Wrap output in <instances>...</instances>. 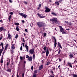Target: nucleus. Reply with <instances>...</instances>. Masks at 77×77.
I'll return each instance as SVG.
<instances>
[{"label":"nucleus","mask_w":77,"mask_h":77,"mask_svg":"<svg viewBox=\"0 0 77 77\" xmlns=\"http://www.w3.org/2000/svg\"><path fill=\"white\" fill-rule=\"evenodd\" d=\"M39 7H41V4H39Z\"/></svg>","instance_id":"6e6d98bb"},{"label":"nucleus","mask_w":77,"mask_h":77,"mask_svg":"<svg viewBox=\"0 0 77 77\" xmlns=\"http://www.w3.org/2000/svg\"><path fill=\"white\" fill-rule=\"evenodd\" d=\"M23 2L25 4H27V2H26V1H24Z\"/></svg>","instance_id":"c03bdc74"},{"label":"nucleus","mask_w":77,"mask_h":77,"mask_svg":"<svg viewBox=\"0 0 77 77\" xmlns=\"http://www.w3.org/2000/svg\"><path fill=\"white\" fill-rule=\"evenodd\" d=\"M48 54H49V52L48 51V49H47L46 53V57H47L48 56Z\"/></svg>","instance_id":"9d476101"},{"label":"nucleus","mask_w":77,"mask_h":77,"mask_svg":"<svg viewBox=\"0 0 77 77\" xmlns=\"http://www.w3.org/2000/svg\"><path fill=\"white\" fill-rule=\"evenodd\" d=\"M50 72L51 73H52V74H53V71H51Z\"/></svg>","instance_id":"603ef678"},{"label":"nucleus","mask_w":77,"mask_h":77,"mask_svg":"<svg viewBox=\"0 0 77 77\" xmlns=\"http://www.w3.org/2000/svg\"><path fill=\"white\" fill-rule=\"evenodd\" d=\"M54 48H55L56 47V45L57 44V43H56V38H54Z\"/></svg>","instance_id":"423d86ee"},{"label":"nucleus","mask_w":77,"mask_h":77,"mask_svg":"<svg viewBox=\"0 0 77 77\" xmlns=\"http://www.w3.org/2000/svg\"><path fill=\"white\" fill-rule=\"evenodd\" d=\"M16 30H17V31H19V28H18V27H16Z\"/></svg>","instance_id":"473e14b6"},{"label":"nucleus","mask_w":77,"mask_h":77,"mask_svg":"<svg viewBox=\"0 0 77 77\" xmlns=\"http://www.w3.org/2000/svg\"><path fill=\"white\" fill-rule=\"evenodd\" d=\"M19 15L21 17H23L25 18H26L27 17V15L25 14L22 13H19Z\"/></svg>","instance_id":"f03ea898"},{"label":"nucleus","mask_w":77,"mask_h":77,"mask_svg":"<svg viewBox=\"0 0 77 77\" xmlns=\"http://www.w3.org/2000/svg\"><path fill=\"white\" fill-rule=\"evenodd\" d=\"M3 62V56H2V58H1V63H2Z\"/></svg>","instance_id":"412c9836"},{"label":"nucleus","mask_w":77,"mask_h":77,"mask_svg":"<svg viewBox=\"0 0 77 77\" xmlns=\"http://www.w3.org/2000/svg\"><path fill=\"white\" fill-rule=\"evenodd\" d=\"M11 49L12 50H14L15 49V44H13L11 46Z\"/></svg>","instance_id":"9b49d317"},{"label":"nucleus","mask_w":77,"mask_h":77,"mask_svg":"<svg viewBox=\"0 0 77 77\" xmlns=\"http://www.w3.org/2000/svg\"><path fill=\"white\" fill-rule=\"evenodd\" d=\"M2 38H3V35H2V34H1V37H0V40L2 39Z\"/></svg>","instance_id":"4be33fe9"},{"label":"nucleus","mask_w":77,"mask_h":77,"mask_svg":"<svg viewBox=\"0 0 77 77\" xmlns=\"http://www.w3.org/2000/svg\"><path fill=\"white\" fill-rule=\"evenodd\" d=\"M24 63L25 64L26 63V61H24Z\"/></svg>","instance_id":"680f3d73"},{"label":"nucleus","mask_w":77,"mask_h":77,"mask_svg":"<svg viewBox=\"0 0 77 77\" xmlns=\"http://www.w3.org/2000/svg\"><path fill=\"white\" fill-rule=\"evenodd\" d=\"M6 49H5V50L4 51V53H3V54H4V53H5L6 52Z\"/></svg>","instance_id":"a19ab883"},{"label":"nucleus","mask_w":77,"mask_h":77,"mask_svg":"<svg viewBox=\"0 0 77 77\" xmlns=\"http://www.w3.org/2000/svg\"><path fill=\"white\" fill-rule=\"evenodd\" d=\"M60 0V1H62L63 0Z\"/></svg>","instance_id":"774afa93"},{"label":"nucleus","mask_w":77,"mask_h":77,"mask_svg":"<svg viewBox=\"0 0 77 77\" xmlns=\"http://www.w3.org/2000/svg\"><path fill=\"white\" fill-rule=\"evenodd\" d=\"M36 77V74H34L33 75L32 77Z\"/></svg>","instance_id":"c756f323"},{"label":"nucleus","mask_w":77,"mask_h":77,"mask_svg":"<svg viewBox=\"0 0 77 77\" xmlns=\"http://www.w3.org/2000/svg\"><path fill=\"white\" fill-rule=\"evenodd\" d=\"M17 77H19V76L18 75V74H17Z\"/></svg>","instance_id":"bf43d9fd"},{"label":"nucleus","mask_w":77,"mask_h":77,"mask_svg":"<svg viewBox=\"0 0 77 77\" xmlns=\"http://www.w3.org/2000/svg\"><path fill=\"white\" fill-rule=\"evenodd\" d=\"M49 2H51V0L49 1Z\"/></svg>","instance_id":"e2e57ef3"},{"label":"nucleus","mask_w":77,"mask_h":77,"mask_svg":"<svg viewBox=\"0 0 77 77\" xmlns=\"http://www.w3.org/2000/svg\"><path fill=\"white\" fill-rule=\"evenodd\" d=\"M22 44H23V47H24V43H22Z\"/></svg>","instance_id":"5fc2aeb1"},{"label":"nucleus","mask_w":77,"mask_h":77,"mask_svg":"<svg viewBox=\"0 0 77 77\" xmlns=\"http://www.w3.org/2000/svg\"><path fill=\"white\" fill-rule=\"evenodd\" d=\"M7 66H8V65H9V60H7Z\"/></svg>","instance_id":"6ab92c4d"},{"label":"nucleus","mask_w":77,"mask_h":77,"mask_svg":"<svg viewBox=\"0 0 77 77\" xmlns=\"http://www.w3.org/2000/svg\"><path fill=\"white\" fill-rule=\"evenodd\" d=\"M60 31L61 32H63V28H62V26H60Z\"/></svg>","instance_id":"6e6552de"},{"label":"nucleus","mask_w":77,"mask_h":77,"mask_svg":"<svg viewBox=\"0 0 77 77\" xmlns=\"http://www.w3.org/2000/svg\"><path fill=\"white\" fill-rule=\"evenodd\" d=\"M38 26L39 27H42V25H40L39 24H38Z\"/></svg>","instance_id":"5701e85b"},{"label":"nucleus","mask_w":77,"mask_h":77,"mask_svg":"<svg viewBox=\"0 0 77 77\" xmlns=\"http://www.w3.org/2000/svg\"><path fill=\"white\" fill-rule=\"evenodd\" d=\"M20 59H21V60H23V57H20Z\"/></svg>","instance_id":"864d4df0"},{"label":"nucleus","mask_w":77,"mask_h":77,"mask_svg":"<svg viewBox=\"0 0 77 77\" xmlns=\"http://www.w3.org/2000/svg\"><path fill=\"white\" fill-rule=\"evenodd\" d=\"M29 56L28 55L26 56V59H29Z\"/></svg>","instance_id":"c9c22d12"},{"label":"nucleus","mask_w":77,"mask_h":77,"mask_svg":"<svg viewBox=\"0 0 77 77\" xmlns=\"http://www.w3.org/2000/svg\"><path fill=\"white\" fill-rule=\"evenodd\" d=\"M30 26H31V27H32V25H31V24H30Z\"/></svg>","instance_id":"69168bd1"},{"label":"nucleus","mask_w":77,"mask_h":77,"mask_svg":"<svg viewBox=\"0 0 77 77\" xmlns=\"http://www.w3.org/2000/svg\"><path fill=\"white\" fill-rule=\"evenodd\" d=\"M10 14H11V15H13V12H11L9 13Z\"/></svg>","instance_id":"37998d69"},{"label":"nucleus","mask_w":77,"mask_h":77,"mask_svg":"<svg viewBox=\"0 0 77 77\" xmlns=\"http://www.w3.org/2000/svg\"><path fill=\"white\" fill-rule=\"evenodd\" d=\"M45 52H46V51H43L42 52V53L43 54V53H45Z\"/></svg>","instance_id":"ea45409f"},{"label":"nucleus","mask_w":77,"mask_h":77,"mask_svg":"<svg viewBox=\"0 0 77 77\" xmlns=\"http://www.w3.org/2000/svg\"><path fill=\"white\" fill-rule=\"evenodd\" d=\"M68 65H69V66L71 67V68H72V65H71V63L69 62H68L67 63Z\"/></svg>","instance_id":"ddd939ff"},{"label":"nucleus","mask_w":77,"mask_h":77,"mask_svg":"<svg viewBox=\"0 0 77 77\" xmlns=\"http://www.w3.org/2000/svg\"><path fill=\"white\" fill-rule=\"evenodd\" d=\"M55 4H56V5H57L58 6L59 5V3L57 2H56Z\"/></svg>","instance_id":"bb28decb"},{"label":"nucleus","mask_w":77,"mask_h":77,"mask_svg":"<svg viewBox=\"0 0 77 77\" xmlns=\"http://www.w3.org/2000/svg\"><path fill=\"white\" fill-rule=\"evenodd\" d=\"M24 73H23L22 75V77H24Z\"/></svg>","instance_id":"49530a36"},{"label":"nucleus","mask_w":77,"mask_h":77,"mask_svg":"<svg viewBox=\"0 0 77 77\" xmlns=\"http://www.w3.org/2000/svg\"><path fill=\"white\" fill-rule=\"evenodd\" d=\"M37 15H38V17H40V18H44V17H45V16L42 17V16H41V14H39V13H37Z\"/></svg>","instance_id":"7ed1b4c3"},{"label":"nucleus","mask_w":77,"mask_h":77,"mask_svg":"<svg viewBox=\"0 0 77 77\" xmlns=\"http://www.w3.org/2000/svg\"><path fill=\"white\" fill-rule=\"evenodd\" d=\"M52 22V23H56L57 22V18H54L50 20Z\"/></svg>","instance_id":"f257e3e1"},{"label":"nucleus","mask_w":77,"mask_h":77,"mask_svg":"<svg viewBox=\"0 0 77 77\" xmlns=\"http://www.w3.org/2000/svg\"><path fill=\"white\" fill-rule=\"evenodd\" d=\"M62 34H66V32H65L63 31L62 32Z\"/></svg>","instance_id":"f704fd0d"},{"label":"nucleus","mask_w":77,"mask_h":77,"mask_svg":"<svg viewBox=\"0 0 77 77\" xmlns=\"http://www.w3.org/2000/svg\"><path fill=\"white\" fill-rule=\"evenodd\" d=\"M67 30H69V29H67Z\"/></svg>","instance_id":"338daca9"},{"label":"nucleus","mask_w":77,"mask_h":77,"mask_svg":"<svg viewBox=\"0 0 77 77\" xmlns=\"http://www.w3.org/2000/svg\"><path fill=\"white\" fill-rule=\"evenodd\" d=\"M9 1L10 3H12V0H9Z\"/></svg>","instance_id":"de8ad7c7"},{"label":"nucleus","mask_w":77,"mask_h":77,"mask_svg":"<svg viewBox=\"0 0 77 77\" xmlns=\"http://www.w3.org/2000/svg\"><path fill=\"white\" fill-rule=\"evenodd\" d=\"M0 22L1 23H3V20H0Z\"/></svg>","instance_id":"09e8293b"},{"label":"nucleus","mask_w":77,"mask_h":77,"mask_svg":"<svg viewBox=\"0 0 77 77\" xmlns=\"http://www.w3.org/2000/svg\"><path fill=\"white\" fill-rule=\"evenodd\" d=\"M22 22L23 23H24V20H22Z\"/></svg>","instance_id":"4d7b16f0"},{"label":"nucleus","mask_w":77,"mask_h":77,"mask_svg":"<svg viewBox=\"0 0 77 77\" xmlns=\"http://www.w3.org/2000/svg\"><path fill=\"white\" fill-rule=\"evenodd\" d=\"M50 10L49 8H46V10L45 11V12H50Z\"/></svg>","instance_id":"0eeeda50"},{"label":"nucleus","mask_w":77,"mask_h":77,"mask_svg":"<svg viewBox=\"0 0 77 77\" xmlns=\"http://www.w3.org/2000/svg\"><path fill=\"white\" fill-rule=\"evenodd\" d=\"M43 35H44V36L45 37V36H46V33H45V32H44L43 33Z\"/></svg>","instance_id":"7c9ffc66"},{"label":"nucleus","mask_w":77,"mask_h":77,"mask_svg":"<svg viewBox=\"0 0 77 77\" xmlns=\"http://www.w3.org/2000/svg\"><path fill=\"white\" fill-rule=\"evenodd\" d=\"M51 14H52L54 15H55V16H56V14L54 12H52L51 13Z\"/></svg>","instance_id":"c85d7f7f"},{"label":"nucleus","mask_w":77,"mask_h":77,"mask_svg":"<svg viewBox=\"0 0 77 77\" xmlns=\"http://www.w3.org/2000/svg\"><path fill=\"white\" fill-rule=\"evenodd\" d=\"M58 46L60 47V48H61V49H62V47L61 46L60 44V43H59V42L58 43Z\"/></svg>","instance_id":"f8f14e48"},{"label":"nucleus","mask_w":77,"mask_h":77,"mask_svg":"<svg viewBox=\"0 0 77 77\" xmlns=\"http://www.w3.org/2000/svg\"><path fill=\"white\" fill-rule=\"evenodd\" d=\"M38 9H39V8H38Z\"/></svg>","instance_id":"0e129e2a"},{"label":"nucleus","mask_w":77,"mask_h":77,"mask_svg":"<svg viewBox=\"0 0 77 77\" xmlns=\"http://www.w3.org/2000/svg\"><path fill=\"white\" fill-rule=\"evenodd\" d=\"M73 77H77V75L75 74H73Z\"/></svg>","instance_id":"cd10ccee"},{"label":"nucleus","mask_w":77,"mask_h":77,"mask_svg":"<svg viewBox=\"0 0 77 77\" xmlns=\"http://www.w3.org/2000/svg\"><path fill=\"white\" fill-rule=\"evenodd\" d=\"M8 45H6L5 46V49L6 50H7V48H8Z\"/></svg>","instance_id":"aec40b11"},{"label":"nucleus","mask_w":77,"mask_h":77,"mask_svg":"<svg viewBox=\"0 0 77 77\" xmlns=\"http://www.w3.org/2000/svg\"><path fill=\"white\" fill-rule=\"evenodd\" d=\"M59 61H60V62H61V59H59Z\"/></svg>","instance_id":"13d9d810"},{"label":"nucleus","mask_w":77,"mask_h":77,"mask_svg":"<svg viewBox=\"0 0 77 77\" xmlns=\"http://www.w3.org/2000/svg\"><path fill=\"white\" fill-rule=\"evenodd\" d=\"M25 47L26 49L27 52H28L29 51V49H28V46H27V45H25Z\"/></svg>","instance_id":"2eb2a0df"},{"label":"nucleus","mask_w":77,"mask_h":77,"mask_svg":"<svg viewBox=\"0 0 77 77\" xmlns=\"http://www.w3.org/2000/svg\"><path fill=\"white\" fill-rule=\"evenodd\" d=\"M43 49L45 51L46 50V47L45 46L44 47V48H43Z\"/></svg>","instance_id":"58836bf2"},{"label":"nucleus","mask_w":77,"mask_h":77,"mask_svg":"<svg viewBox=\"0 0 77 77\" xmlns=\"http://www.w3.org/2000/svg\"><path fill=\"white\" fill-rule=\"evenodd\" d=\"M25 32H27V29H25Z\"/></svg>","instance_id":"8fccbe9b"},{"label":"nucleus","mask_w":77,"mask_h":77,"mask_svg":"<svg viewBox=\"0 0 77 77\" xmlns=\"http://www.w3.org/2000/svg\"><path fill=\"white\" fill-rule=\"evenodd\" d=\"M60 65H59V66H58V68H60Z\"/></svg>","instance_id":"052dcab7"},{"label":"nucleus","mask_w":77,"mask_h":77,"mask_svg":"<svg viewBox=\"0 0 77 77\" xmlns=\"http://www.w3.org/2000/svg\"><path fill=\"white\" fill-rule=\"evenodd\" d=\"M15 25H20V24H19V23H15Z\"/></svg>","instance_id":"72a5a7b5"},{"label":"nucleus","mask_w":77,"mask_h":77,"mask_svg":"<svg viewBox=\"0 0 77 77\" xmlns=\"http://www.w3.org/2000/svg\"><path fill=\"white\" fill-rule=\"evenodd\" d=\"M29 52L30 53H31V54H33V53H34V51H33V49H31L29 51Z\"/></svg>","instance_id":"1a4fd4ad"},{"label":"nucleus","mask_w":77,"mask_h":77,"mask_svg":"<svg viewBox=\"0 0 77 77\" xmlns=\"http://www.w3.org/2000/svg\"><path fill=\"white\" fill-rule=\"evenodd\" d=\"M2 30H3V27H1L0 28V31L2 32Z\"/></svg>","instance_id":"a211bd4d"},{"label":"nucleus","mask_w":77,"mask_h":77,"mask_svg":"<svg viewBox=\"0 0 77 77\" xmlns=\"http://www.w3.org/2000/svg\"><path fill=\"white\" fill-rule=\"evenodd\" d=\"M31 69H32V70H33V66H32L31 67Z\"/></svg>","instance_id":"79ce46f5"},{"label":"nucleus","mask_w":77,"mask_h":77,"mask_svg":"<svg viewBox=\"0 0 77 77\" xmlns=\"http://www.w3.org/2000/svg\"><path fill=\"white\" fill-rule=\"evenodd\" d=\"M60 50L58 51V54L60 53V48H59Z\"/></svg>","instance_id":"a18cd8bd"},{"label":"nucleus","mask_w":77,"mask_h":77,"mask_svg":"<svg viewBox=\"0 0 77 77\" xmlns=\"http://www.w3.org/2000/svg\"><path fill=\"white\" fill-rule=\"evenodd\" d=\"M69 56L70 58H73L74 57V55L72 54H70L69 55Z\"/></svg>","instance_id":"4468645a"},{"label":"nucleus","mask_w":77,"mask_h":77,"mask_svg":"<svg viewBox=\"0 0 77 77\" xmlns=\"http://www.w3.org/2000/svg\"><path fill=\"white\" fill-rule=\"evenodd\" d=\"M37 72H38V70H35L34 72V74H36Z\"/></svg>","instance_id":"a878e982"},{"label":"nucleus","mask_w":77,"mask_h":77,"mask_svg":"<svg viewBox=\"0 0 77 77\" xmlns=\"http://www.w3.org/2000/svg\"><path fill=\"white\" fill-rule=\"evenodd\" d=\"M18 37V34H16L15 36V38L16 39H17V38Z\"/></svg>","instance_id":"2f4dec72"},{"label":"nucleus","mask_w":77,"mask_h":77,"mask_svg":"<svg viewBox=\"0 0 77 77\" xmlns=\"http://www.w3.org/2000/svg\"><path fill=\"white\" fill-rule=\"evenodd\" d=\"M32 58H33V57H29L28 59V60L30 62H32Z\"/></svg>","instance_id":"39448f33"},{"label":"nucleus","mask_w":77,"mask_h":77,"mask_svg":"<svg viewBox=\"0 0 77 77\" xmlns=\"http://www.w3.org/2000/svg\"><path fill=\"white\" fill-rule=\"evenodd\" d=\"M49 64H50V62L48 61V62L46 65H49Z\"/></svg>","instance_id":"4c0bfd02"},{"label":"nucleus","mask_w":77,"mask_h":77,"mask_svg":"<svg viewBox=\"0 0 77 77\" xmlns=\"http://www.w3.org/2000/svg\"><path fill=\"white\" fill-rule=\"evenodd\" d=\"M23 49L22 48V46H21L20 48V50H22Z\"/></svg>","instance_id":"3c124183"},{"label":"nucleus","mask_w":77,"mask_h":77,"mask_svg":"<svg viewBox=\"0 0 77 77\" xmlns=\"http://www.w3.org/2000/svg\"><path fill=\"white\" fill-rule=\"evenodd\" d=\"M11 15H10L9 17L8 18V19L9 21H11Z\"/></svg>","instance_id":"393cba45"},{"label":"nucleus","mask_w":77,"mask_h":77,"mask_svg":"<svg viewBox=\"0 0 77 77\" xmlns=\"http://www.w3.org/2000/svg\"><path fill=\"white\" fill-rule=\"evenodd\" d=\"M43 68V65H42L39 67V70H41Z\"/></svg>","instance_id":"dca6fc26"},{"label":"nucleus","mask_w":77,"mask_h":77,"mask_svg":"<svg viewBox=\"0 0 77 77\" xmlns=\"http://www.w3.org/2000/svg\"><path fill=\"white\" fill-rule=\"evenodd\" d=\"M3 49H1L0 50V54H1L2 53V51H3Z\"/></svg>","instance_id":"b1692460"},{"label":"nucleus","mask_w":77,"mask_h":77,"mask_svg":"<svg viewBox=\"0 0 77 77\" xmlns=\"http://www.w3.org/2000/svg\"><path fill=\"white\" fill-rule=\"evenodd\" d=\"M8 38H9V39H11V35L9 33V32H8Z\"/></svg>","instance_id":"20e7f679"},{"label":"nucleus","mask_w":77,"mask_h":77,"mask_svg":"<svg viewBox=\"0 0 77 77\" xmlns=\"http://www.w3.org/2000/svg\"><path fill=\"white\" fill-rule=\"evenodd\" d=\"M33 58L34 59H35V54H33Z\"/></svg>","instance_id":"e433bc0d"},{"label":"nucleus","mask_w":77,"mask_h":77,"mask_svg":"<svg viewBox=\"0 0 77 77\" xmlns=\"http://www.w3.org/2000/svg\"><path fill=\"white\" fill-rule=\"evenodd\" d=\"M1 46H2V49H4V48H3V44L2 43H1L0 44Z\"/></svg>","instance_id":"f3484780"}]
</instances>
